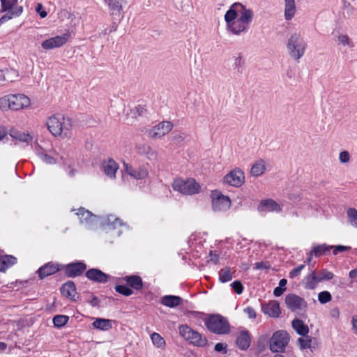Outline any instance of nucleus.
<instances>
[{
  "label": "nucleus",
  "mask_w": 357,
  "mask_h": 357,
  "mask_svg": "<svg viewBox=\"0 0 357 357\" xmlns=\"http://www.w3.org/2000/svg\"><path fill=\"white\" fill-rule=\"evenodd\" d=\"M61 292L64 296L75 300L77 291L74 282L68 281L63 284L61 288Z\"/></svg>",
  "instance_id": "nucleus-26"
},
{
  "label": "nucleus",
  "mask_w": 357,
  "mask_h": 357,
  "mask_svg": "<svg viewBox=\"0 0 357 357\" xmlns=\"http://www.w3.org/2000/svg\"><path fill=\"white\" fill-rule=\"evenodd\" d=\"M86 276L90 280L99 283H105L109 275L97 268H91L86 273Z\"/></svg>",
  "instance_id": "nucleus-16"
},
{
  "label": "nucleus",
  "mask_w": 357,
  "mask_h": 357,
  "mask_svg": "<svg viewBox=\"0 0 357 357\" xmlns=\"http://www.w3.org/2000/svg\"><path fill=\"white\" fill-rule=\"evenodd\" d=\"M70 34L64 33L60 36H56L45 40L41 43V47L45 50L59 48L66 45L69 40Z\"/></svg>",
  "instance_id": "nucleus-10"
},
{
  "label": "nucleus",
  "mask_w": 357,
  "mask_h": 357,
  "mask_svg": "<svg viewBox=\"0 0 357 357\" xmlns=\"http://www.w3.org/2000/svg\"><path fill=\"white\" fill-rule=\"evenodd\" d=\"M258 211H268V212H280L282 211V207L276 203L273 199H267L262 200L257 208Z\"/></svg>",
  "instance_id": "nucleus-17"
},
{
  "label": "nucleus",
  "mask_w": 357,
  "mask_h": 357,
  "mask_svg": "<svg viewBox=\"0 0 357 357\" xmlns=\"http://www.w3.org/2000/svg\"><path fill=\"white\" fill-rule=\"evenodd\" d=\"M331 299H332V296H331L330 292H328L327 291H321L318 295V300L322 304L330 302L331 301Z\"/></svg>",
  "instance_id": "nucleus-48"
},
{
  "label": "nucleus",
  "mask_w": 357,
  "mask_h": 357,
  "mask_svg": "<svg viewBox=\"0 0 357 357\" xmlns=\"http://www.w3.org/2000/svg\"><path fill=\"white\" fill-rule=\"evenodd\" d=\"M207 328L217 334H226L229 331V325L225 318L220 315H212L205 322Z\"/></svg>",
  "instance_id": "nucleus-7"
},
{
  "label": "nucleus",
  "mask_w": 357,
  "mask_h": 357,
  "mask_svg": "<svg viewBox=\"0 0 357 357\" xmlns=\"http://www.w3.org/2000/svg\"><path fill=\"white\" fill-rule=\"evenodd\" d=\"M112 321L110 319L97 318L92 324L95 328L102 331H109L112 328Z\"/></svg>",
  "instance_id": "nucleus-31"
},
{
  "label": "nucleus",
  "mask_w": 357,
  "mask_h": 357,
  "mask_svg": "<svg viewBox=\"0 0 357 357\" xmlns=\"http://www.w3.org/2000/svg\"><path fill=\"white\" fill-rule=\"evenodd\" d=\"M289 342V335L284 330H278L273 333L269 340V349L274 353H282Z\"/></svg>",
  "instance_id": "nucleus-6"
},
{
  "label": "nucleus",
  "mask_w": 357,
  "mask_h": 357,
  "mask_svg": "<svg viewBox=\"0 0 357 357\" xmlns=\"http://www.w3.org/2000/svg\"><path fill=\"white\" fill-rule=\"evenodd\" d=\"M285 303L293 312L304 310L307 307V303L303 298L293 294L286 296Z\"/></svg>",
  "instance_id": "nucleus-13"
},
{
  "label": "nucleus",
  "mask_w": 357,
  "mask_h": 357,
  "mask_svg": "<svg viewBox=\"0 0 357 357\" xmlns=\"http://www.w3.org/2000/svg\"><path fill=\"white\" fill-rule=\"evenodd\" d=\"M340 310L338 307H333L330 311V315L331 317L338 319L340 317Z\"/></svg>",
  "instance_id": "nucleus-62"
},
{
  "label": "nucleus",
  "mask_w": 357,
  "mask_h": 357,
  "mask_svg": "<svg viewBox=\"0 0 357 357\" xmlns=\"http://www.w3.org/2000/svg\"><path fill=\"white\" fill-rule=\"evenodd\" d=\"M181 301L182 298L179 296L168 295L162 298L161 304L169 307H175L178 306Z\"/></svg>",
  "instance_id": "nucleus-28"
},
{
  "label": "nucleus",
  "mask_w": 357,
  "mask_h": 357,
  "mask_svg": "<svg viewBox=\"0 0 357 357\" xmlns=\"http://www.w3.org/2000/svg\"><path fill=\"white\" fill-rule=\"evenodd\" d=\"M291 326L300 335L305 336L309 333L308 326L301 319H294L291 322Z\"/></svg>",
  "instance_id": "nucleus-29"
},
{
  "label": "nucleus",
  "mask_w": 357,
  "mask_h": 357,
  "mask_svg": "<svg viewBox=\"0 0 357 357\" xmlns=\"http://www.w3.org/2000/svg\"><path fill=\"white\" fill-rule=\"evenodd\" d=\"M69 319L66 315H56L53 318V324L54 326L60 328L66 325Z\"/></svg>",
  "instance_id": "nucleus-44"
},
{
  "label": "nucleus",
  "mask_w": 357,
  "mask_h": 357,
  "mask_svg": "<svg viewBox=\"0 0 357 357\" xmlns=\"http://www.w3.org/2000/svg\"><path fill=\"white\" fill-rule=\"evenodd\" d=\"M38 155L40 158V159L48 164H53L54 163L55 160L54 158L48 155L47 154L45 153L43 151H38Z\"/></svg>",
  "instance_id": "nucleus-51"
},
{
  "label": "nucleus",
  "mask_w": 357,
  "mask_h": 357,
  "mask_svg": "<svg viewBox=\"0 0 357 357\" xmlns=\"http://www.w3.org/2000/svg\"><path fill=\"white\" fill-rule=\"evenodd\" d=\"M224 182L234 187H241L245 183L244 172L241 169L236 168L224 177Z\"/></svg>",
  "instance_id": "nucleus-12"
},
{
  "label": "nucleus",
  "mask_w": 357,
  "mask_h": 357,
  "mask_svg": "<svg viewBox=\"0 0 357 357\" xmlns=\"http://www.w3.org/2000/svg\"><path fill=\"white\" fill-rule=\"evenodd\" d=\"M8 134L13 139L21 142L29 143L33 139V137L29 132H22L13 128L9 130Z\"/></svg>",
  "instance_id": "nucleus-22"
},
{
  "label": "nucleus",
  "mask_w": 357,
  "mask_h": 357,
  "mask_svg": "<svg viewBox=\"0 0 357 357\" xmlns=\"http://www.w3.org/2000/svg\"><path fill=\"white\" fill-rule=\"evenodd\" d=\"M86 266L82 262H76L68 264L65 268V273L70 278L81 275L86 270Z\"/></svg>",
  "instance_id": "nucleus-15"
},
{
  "label": "nucleus",
  "mask_w": 357,
  "mask_h": 357,
  "mask_svg": "<svg viewBox=\"0 0 357 357\" xmlns=\"http://www.w3.org/2000/svg\"><path fill=\"white\" fill-rule=\"evenodd\" d=\"M339 160L342 163H347L350 160V154L347 151H343L339 154Z\"/></svg>",
  "instance_id": "nucleus-54"
},
{
  "label": "nucleus",
  "mask_w": 357,
  "mask_h": 357,
  "mask_svg": "<svg viewBox=\"0 0 357 357\" xmlns=\"http://www.w3.org/2000/svg\"><path fill=\"white\" fill-rule=\"evenodd\" d=\"M17 262V259L11 255L0 257V272H4Z\"/></svg>",
  "instance_id": "nucleus-32"
},
{
  "label": "nucleus",
  "mask_w": 357,
  "mask_h": 357,
  "mask_svg": "<svg viewBox=\"0 0 357 357\" xmlns=\"http://www.w3.org/2000/svg\"><path fill=\"white\" fill-rule=\"evenodd\" d=\"M124 167L126 173L135 179H144L149 175L147 169L144 167L134 169L132 166L126 163H124Z\"/></svg>",
  "instance_id": "nucleus-18"
},
{
  "label": "nucleus",
  "mask_w": 357,
  "mask_h": 357,
  "mask_svg": "<svg viewBox=\"0 0 357 357\" xmlns=\"http://www.w3.org/2000/svg\"><path fill=\"white\" fill-rule=\"evenodd\" d=\"M127 284L136 290H140L143 287L142 278L138 275H130L124 278Z\"/></svg>",
  "instance_id": "nucleus-33"
},
{
  "label": "nucleus",
  "mask_w": 357,
  "mask_h": 357,
  "mask_svg": "<svg viewBox=\"0 0 357 357\" xmlns=\"http://www.w3.org/2000/svg\"><path fill=\"white\" fill-rule=\"evenodd\" d=\"M251 337L248 331H243L238 335L236 343L241 350H246L250 345Z\"/></svg>",
  "instance_id": "nucleus-20"
},
{
  "label": "nucleus",
  "mask_w": 357,
  "mask_h": 357,
  "mask_svg": "<svg viewBox=\"0 0 357 357\" xmlns=\"http://www.w3.org/2000/svg\"><path fill=\"white\" fill-rule=\"evenodd\" d=\"M172 188L174 190L185 195H192L199 193L200 185L194 178L183 180L182 178H176L172 183Z\"/></svg>",
  "instance_id": "nucleus-5"
},
{
  "label": "nucleus",
  "mask_w": 357,
  "mask_h": 357,
  "mask_svg": "<svg viewBox=\"0 0 357 357\" xmlns=\"http://www.w3.org/2000/svg\"><path fill=\"white\" fill-rule=\"evenodd\" d=\"M36 10L40 15L41 18H45L47 15V12L43 9L42 3H40L37 4Z\"/></svg>",
  "instance_id": "nucleus-56"
},
{
  "label": "nucleus",
  "mask_w": 357,
  "mask_h": 357,
  "mask_svg": "<svg viewBox=\"0 0 357 357\" xmlns=\"http://www.w3.org/2000/svg\"><path fill=\"white\" fill-rule=\"evenodd\" d=\"M351 324L354 332L355 334L357 335V315H354L352 317Z\"/></svg>",
  "instance_id": "nucleus-63"
},
{
  "label": "nucleus",
  "mask_w": 357,
  "mask_h": 357,
  "mask_svg": "<svg viewBox=\"0 0 357 357\" xmlns=\"http://www.w3.org/2000/svg\"><path fill=\"white\" fill-rule=\"evenodd\" d=\"M305 337H299L298 339V343L300 349L303 350L306 349H310L312 347V338L310 336L305 335Z\"/></svg>",
  "instance_id": "nucleus-42"
},
{
  "label": "nucleus",
  "mask_w": 357,
  "mask_h": 357,
  "mask_svg": "<svg viewBox=\"0 0 357 357\" xmlns=\"http://www.w3.org/2000/svg\"><path fill=\"white\" fill-rule=\"evenodd\" d=\"M103 225L112 227L114 229L119 228L123 225L122 220L113 215H109L102 220Z\"/></svg>",
  "instance_id": "nucleus-34"
},
{
  "label": "nucleus",
  "mask_w": 357,
  "mask_h": 357,
  "mask_svg": "<svg viewBox=\"0 0 357 357\" xmlns=\"http://www.w3.org/2000/svg\"><path fill=\"white\" fill-rule=\"evenodd\" d=\"M151 339L152 341V343L158 349H165V341L163 339V337L158 333H153L151 335Z\"/></svg>",
  "instance_id": "nucleus-38"
},
{
  "label": "nucleus",
  "mask_w": 357,
  "mask_h": 357,
  "mask_svg": "<svg viewBox=\"0 0 357 357\" xmlns=\"http://www.w3.org/2000/svg\"><path fill=\"white\" fill-rule=\"evenodd\" d=\"M19 77L18 72L13 68H6L5 69V81L7 82H14Z\"/></svg>",
  "instance_id": "nucleus-43"
},
{
  "label": "nucleus",
  "mask_w": 357,
  "mask_h": 357,
  "mask_svg": "<svg viewBox=\"0 0 357 357\" xmlns=\"http://www.w3.org/2000/svg\"><path fill=\"white\" fill-rule=\"evenodd\" d=\"M215 350L218 352H222L223 354L227 353V345L219 342L215 345Z\"/></svg>",
  "instance_id": "nucleus-57"
},
{
  "label": "nucleus",
  "mask_w": 357,
  "mask_h": 357,
  "mask_svg": "<svg viewBox=\"0 0 357 357\" xmlns=\"http://www.w3.org/2000/svg\"><path fill=\"white\" fill-rule=\"evenodd\" d=\"M137 151L139 154L145 155L149 160H156L158 158V152L148 144L137 145Z\"/></svg>",
  "instance_id": "nucleus-21"
},
{
  "label": "nucleus",
  "mask_w": 357,
  "mask_h": 357,
  "mask_svg": "<svg viewBox=\"0 0 357 357\" xmlns=\"http://www.w3.org/2000/svg\"><path fill=\"white\" fill-rule=\"evenodd\" d=\"M231 286L232 289H234V291L237 294H242V292L243 291V284H241V282L240 281L236 280V281L233 282L231 284Z\"/></svg>",
  "instance_id": "nucleus-53"
},
{
  "label": "nucleus",
  "mask_w": 357,
  "mask_h": 357,
  "mask_svg": "<svg viewBox=\"0 0 357 357\" xmlns=\"http://www.w3.org/2000/svg\"><path fill=\"white\" fill-rule=\"evenodd\" d=\"M114 289L116 291L126 296H130L133 293L132 289L125 285H116Z\"/></svg>",
  "instance_id": "nucleus-47"
},
{
  "label": "nucleus",
  "mask_w": 357,
  "mask_h": 357,
  "mask_svg": "<svg viewBox=\"0 0 357 357\" xmlns=\"http://www.w3.org/2000/svg\"><path fill=\"white\" fill-rule=\"evenodd\" d=\"M59 268L58 265L52 263H48L45 266L40 267L38 272L40 278L43 279L45 277L56 273L57 271H59Z\"/></svg>",
  "instance_id": "nucleus-27"
},
{
  "label": "nucleus",
  "mask_w": 357,
  "mask_h": 357,
  "mask_svg": "<svg viewBox=\"0 0 357 357\" xmlns=\"http://www.w3.org/2000/svg\"><path fill=\"white\" fill-rule=\"evenodd\" d=\"M234 273V271H232L231 268L229 267L221 268L218 273L220 281L222 283L231 281L233 278Z\"/></svg>",
  "instance_id": "nucleus-36"
},
{
  "label": "nucleus",
  "mask_w": 357,
  "mask_h": 357,
  "mask_svg": "<svg viewBox=\"0 0 357 357\" xmlns=\"http://www.w3.org/2000/svg\"><path fill=\"white\" fill-rule=\"evenodd\" d=\"M1 11H7V10H15L14 6L16 4L17 0H1Z\"/></svg>",
  "instance_id": "nucleus-45"
},
{
  "label": "nucleus",
  "mask_w": 357,
  "mask_h": 357,
  "mask_svg": "<svg viewBox=\"0 0 357 357\" xmlns=\"http://www.w3.org/2000/svg\"><path fill=\"white\" fill-rule=\"evenodd\" d=\"M337 38L339 43L342 44L343 46L354 47V43L347 35L340 34Z\"/></svg>",
  "instance_id": "nucleus-46"
},
{
  "label": "nucleus",
  "mask_w": 357,
  "mask_h": 357,
  "mask_svg": "<svg viewBox=\"0 0 357 357\" xmlns=\"http://www.w3.org/2000/svg\"><path fill=\"white\" fill-rule=\"evenodd\" d=\"M31 105L30 98L23 93L9 94L0 98V108L18 111Z\"/></svg>",
  "instance_id": "nucleus-2"
},
{
  "label": "nucleus",
  "mask_w": 357,
  "mask_h": 357,
  "mask_svg": "<svg viewBox=\"0 0 357 357\" xmlns=\"http://www.w3.org/2000/svg\"><path fill=\"white\" fill-rule=\"evenodd\" d=\"M305 266V264H301V265H299L298 266L293 268L289 272V278H294L297 277L298 275H299L301 272L304 269Z\"/></svg>",
  "instance_id": "nucleus-52"
},
{
  "label": "nucleus",
  "mask_w": 357,
  "mask_h": 357,
  "mask_svg": "<svg viewBox=\"0 0 357 357\" xmlns=\"http://www.w3.org/2000/svg\"><path fill=\"white\" fill-rule=\"evenodd\" d=\"M347 215L349 223L352 227L357 228V209L349 208L347 211Z\"/></svg>",
  "instance_id": "nucleus-39"
},
{
  "label": "nucleus",
  "mask_w": 357,
  "mask_h": 357,
  "mask_svg": "<svg viewBox=\"0 0 357 357\" xmlns=\"http://www.w3.org/2000/svg\"><path fill=\"white\" fill-rule=\"evenodd\" d=\"M284 18L286 20H291L296 13L295 0H284Z\"/></svg>",
  "instance_id": "nucleus-30"
},
{
  "label": "nucleus",
  "mask_w": 357,
  "mask_h": 357,
  "mask_svg": "<svg viewBox=\"0 0 357 357\" xmlns=\"http://www.w3.org/2000/svg\"><path fill=\"white\" fill-rule=\"evenodd\" d=\"M107 2L112 11V15H120L122 10V4L113 0H107Z\"/></svg>",
  "instance_id": "nucleus-40"
},
{
  "label": "nucleus",
  "mask_w": 357,
  "mask_h": 357,
  "mask_svg": "<svg viewBox=\"0 0 357 357\" xmlns=\"http://www.w3.org/2000/svg\"><path fill=\"white\" fill-rule=\"evenodd\" d=\"M212 208L214 211H225L231 207V200L229 197L223 195L218 190L211 193Z\"/></svg>",
  "instance_id": "nucleus-9"
},
{
  "label": "nucleus",
  "mask_w": 357,
  "mask_h": 357,
  "mask_svg": "<svg viewBox=\"0 0 357 357\" xmlns=\"http://www.w3.org/2000/svg\"><path fill=\"white\" fill-rule=\"evenodd\" d=\"M264 314H268L271 317H278L280 314V304L276 301L269 302L266 306L263 307Z\"/></svg>",
  "instance_id": "nucleus-25"
},
{
  "label": "nucleus",
  "mask_w": 357,
  "mask_h": 357,
  "mask_svg": "<svg viewBox=\"0 0 357 357\" xmlns=\"http://www.w3.org/2000/svg\"><path fill=\"white\" fill-rule=\"evenodd\" d=\"M173 123L168 121H164L149 129L148 135L152 139H159L168 134L173 128Z\"/></svg>",
  "instance_id": "nucleus-11"
},
{
  "label": "nucleus",
  "mask_w": 357,
  "mask_h": 357,
  "mask_svg": "<svg viewBox=\"0 0 357 357\" xmlns=\"http://www.w3.org/2000/svg\"><path fill=\"white\" fill-rule=\"evenodd\" d=\"M180 335L191 344L198 347H205L207 344V340L202 337L197 331H194L187 325H182L179 327Z\"/></svg>",
  "instance_id": "nucleus-8"
},
{
  "label": "nucleus",
  "mask_w": 357,
  "mask_h": 357,
  "mask_svg": "<svg viewBox=\"0 0 357 357\" xmlns=\"http://www.w3.org/2000/svg\"><path fill=\"white\" fill-rule=\"evenodd\" d=\"M254 13L251 9L243 8L240 11V15L237 20L229 24L227 28L233 34L239 35L247 31L249 24L253 19Z\"/></svg>",
  "instance_id": "nucleus-4"
},
{
  "label": "nucleus",
  "mask_w": 357,
  "mask_h": 357,
  "mask_svg": "<svg viewBox=\"0 0 357 357\" xmlns=\"http://www.w3.org/2000/svg\"><path fill=\"white\" fill-rule=\"evenodd\" d=\"M8 13L3 15L0 18V23L3 24L8 20L12 19L13 17L19 16L22 13V7L17 6L15 8V10H7Z\"/></svg>",
  "instance_id": "nucleus-37"
},
{
  "label": "nucleus",
  "mask_w": 357,
  "mask_h": 357,
  "mask_svg": "<svg viewBox=\"0 0 357 357\" xmlns=\"http://www.w3.org/2000/svg\"><path fill=\"white\" fill-rule=\"evenodd\" d=\"M243 8H245V6L240 3H235L231 6L225 15V20L227 23V27L238 19V13L240 14V11L243 10Z\"/></svg>",
  "instance_id": "nucleus-14"
},
{
  "label": "nucleus",
  "mask_w": 357,
  "mask_h": 357,
  "mask_svg": "<svg viewBox=\"0 0 357 357\" xmlns=\"http://www.w3.org/2000/svg\"><path fill=\"white\" fill-rule=\"evenodd\" d=\"M271 268V265L268 262H257L255 264V269H269Z\"/></svg>",
  "instance_id": "nucleus-55"
},
{
  "label": "nucleus",
  "mask_w": 357,
  "mask_h": 357,
  "mask_svg": "<svg viewBox=\"0 0 357 357\" xmlns=\"http://www.w3.org/2000/svg\"><path fill=\"white\" fill-rule=\"evenodd\" d=\"M266 170L265 162L262 160L257 161L250 169V174L252 176L257 177L264 173Z\"/></svg>",
  "instance_id": "nucleus-35"
},
{
  "label": "nucleus",
  "mask_w": 357,
  "mask_h": 357,
  "mask_svg": "<svg viewBox=\"0 0 357 357\" xmlns=\"http://www.w3.org/2000/svg\"><path fill=\"white\" fill-rule=\"evenodd\" d=\"M319 282H320V280L318 279V276L314 271L304 277L302 281L303 286L307 289H315Z\"/></svg>",
  "instance_id": "nucleus-24"
},
{
  "label": "nucleus",
  "mask_w": 357,
  "mask_h": 357,
  "mask_svg": "<svg viewBox=\"0 0 357 357\" xmlns=\"http://www.w3.org/2000/svg\"><path fill=\"white\" fill-rule=\"evenodd\" d=\"M271 337L268 334L261 335L257 340V346L261 349H264L266 345L268 343Z\"/></svg>",
  "instance_id": "nucleus-49"
},
{
  "label": "nucleus",
  "mask_w": 357,
  "mask_h": 357,
  "mask_svg": "<svg viewBox=\"0 0 357 357\" xmlns=\"http://www.w3.org/2000/svg\"><path fill=\"white\" fill-rule=\"evenodd\" d=\"M287 48L290 57L298 61L305 52L307 43L300 34L294 33L287 40Z\"/></svg>",
  "instance_id": "nucleus-3"
},
{
  "label": "nucleus",
  "mask_w": 357,
  "mask_h": 357,
  "mask_svg": "<svg viewBox=\"0 0 357 357\" xmlns=\"http://www.w3.org/2000/svg\"><path fill=\"white\" fill-rule=\"evenodd\" d=\"M82 224L90 225L96 221L98 217L89 211L80 208L76 213Z\"/></svg>",
  "instance_id": "nucleus-23"
},
{
  "label": "nucleus",
  "mask_w": 357,
  "mask_h": 357,
  "mask_svg": "<svg viewBox=\"0 0 357 357\" xmlns=\"http://www.w3.org/2000/svg\"><path fill=\"white\" fill-rule=\"evenodd\" d=\"M285 289V288H281L280 287H278L274 289L273 294L277 297L280 296L284 293Z\"/></svg>",
  "instance_id": "nucleus-64"
},
{
  "label": "nucleus",
  "mask_w": 357,
  "mask_h": 357,
  "mask_svg": "<svg viewBox=\"0 0 357 357\" xmlns=\"http://www.w3.org/2000/svg\"><path fill=\"white\" fill-rule=\"evenodd\" d=\"M333 254L336 255L340 252H344L347 250H349L350 248L344 246V245H337V246H333Z\"/></svg>",
  "instance_id": "nucleus-60"
},
{
  "label": "nucleus",
  "mask_w": 357,
  "mask_h": 357,
  "mask_svg": "<svg viewBox=\"0 0 357 357\" xmlns=\"http://www.w3.org/2000/svg\"><path fill=\"white\" fill-rule=\"evenodd\" d=\"M333 277L334 275L332 272L324 269L321 272L320 276H318V279L320 280V282H321L323 280H331Z\"/></svg>",
  "instance_id": "nucleus-50"
},
{
  "label": "nucleus",
  "mask_w": 357,
  "mask_h": 357,
  "mask_svg": "<svg viewBox=\"0 0 357 357\" xmlns=\"http://www.w3.org/2000/svg\"><path fill=\"white\" fill-rule=\"evenodd\" d=\"M102 169L106 176L110 178H114L119 169V165L113 159H109L102 162Z\"/></svg>",
  "instance_id": "nucleus-19"
},
{
  "label": "nucleus",
  "mask_w": 357,
  "mask_h": 357,
  "mask_svg": "<svg viewBox=\"0 0 357 357\" xmlns=\"http://www.w3.org/2000/svg\"><path fill=\"white\" fill-rule=\"evenodd\" d=\"M46 125L54 136L62 137H68L73 127L71 119L60 114L50 116Z\"/></svg>",
  "instance_id": "nucleus-1"
},
{
  "label": "nucleus",
  "mask_w": 357,
  "mask_h": 357,
  "mask_svg": "<svg viewBox=\"0 0 357 357\" xmlns=\"http://www.w3.org/2000/svg\"><path fill=\"white\" fill-rule=\"evenodd\" d=\"M210 259L208 261H211L214 264H217L219 261V256L218 254L213 253L212 251L209 253Z\"/></svg>",
  "instance_id": "nucleus-61"
},
{
  "label": "nucleus",
  "mask_w": 357,
  "mask_h": 357,
  "mask_svg": "<svg viewBox=\"0 0 357 357\" xmlns=\"http://www.w3.org/2000/svg\"><path fill=\"white\" fill-rule=\"evenodd\" d=\"M8 132L7 130V128L3 126L0 125V141H3L5 139H8Z\"/></svg>",
  "instance_id": "nucleus-58"
},
{
  "label": "nucleus",
  "mask_w": 357,
  "mask_h": 357,
  "mask_svg": "<svg viewBox=\"0 0 357 357\" xmlns=\"http://www.w3.org/2000/svg\"><path fill=\"white\" fill-rule=\"evenodd\" d=\"M244 312L248 314V317L250 319L256 318V312L255 310L252 307H248L244 310Z\"/></svg>",
  "instance_id": "nucleus-59"
},
{
  "label": "nucleus",
  "mask_w": 357,
  "mask_h": 357,
  "mask_svg": "<svg viewBox=\"0 0 357 357\" xmlns=\"http://www.w3.org/2000/svg\"><path fill=\"white\" fill-rule=\"evenodd\" d=\"M332 248L333 246H327L325 244H322L314 247L311 251L312 253H313L315 257H319L325 254L327 251H329Z\"/></svg>",
  "instance_id": "nucleus-41"
}]
</instances>
